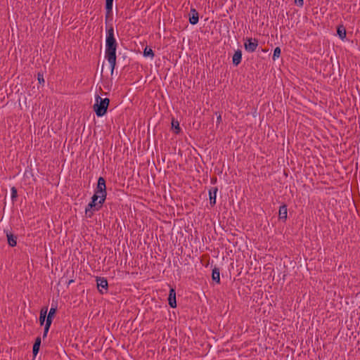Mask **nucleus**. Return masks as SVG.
Returning a JSON list of instances; mask_svg holds the SVG:
<instances>
[{
  "mask_svg": "<svg viewBox=\"0 0 360 360\" xmlns=\"http://www.w3.org/2000/svg\"><path fill=\"white\" fill-rule=\"evenodd\" d=\"M105 8V25L107 30L105 58L108 60V68L111 75H112V15L111 14L112 0H106Z\"/></svg>",
  "mask_w": 360,
  "mask_h": 360,
  "instance_id": "nucleus-1",
  "label": "nucleus"
},
{
  "mask_svg": "<svg viewBox=\"0 0 360 360\" xmlns=\"http://www.w3.org/2000/svg\"><path fill=\"white\" fill-rule=\"evenodd\" d=\"M109 103V98H102L98 95H96V103L94 105V110L98 117H102L106 113Z\"/></svg>",
  "mask_w": 360,
  "mask_h": 360,
  "instance_id": "nucleus-2",
  "label": "nucleus"
},
{
  "mask_svg": "<svg viewBox=\"0 0 360 360\" xmlns=\"http://www.w3.org/2000/svg\"><path fill=\"white\" fill-rule=\"evenodd\" d=\"M100 198L97 195H94L91 201L85 208V214L87 217H91L95 211H98L103 203L99 202Z\"/></svg>",
  "mask_w": 360,
  "mask_h": 360,
  "instance_id": "nucleus-3",
  "label": "nucleus"
},
{
  "mask_svg": "<svg viewBox=\"0 0 360 360\" xmlns=\"http://www.w3.org/2000/svg\"><path fill=\"white\" fill-rule=\"evenodd\" d=\"M94 195H97L100 198L99 202L103 203L106 198L105 180L103 177H99L98 179L97 187Z\"/></svg>",
  "mask_w": 360,
  "mask_h": 360,
  "instance_id": "nucleus-4",
  "label": "nucleus"
},
{
  "mask_svg": "<svg viewBox=\"0 0 360 360\" xmlns=\"http://www.w3.org/2000/svg\"><path fill=\"white\" fill-rule=\"evenodd\" d=\"M97 288L99 292L102 294L106 292L108 290V281L103 277L96 278Z\"/></svg>",
  "mask_w": 360,
  "mask_h": 360,
  "instance_id": "nucleus-5",
  "label": "nucleus"
},
{
  "mask_svg": "<svg viewBox=\"0 0 360 360\" xmlns=\"http://www.w3.org/2000/svg\"><path fill=\"white\" fill-rule=\"evenodd\" d=\"M257 46L258 42L255 39H248L244 44L245 49L248 52H254Z\"/></svg>",
  "mask_w": 360,
  "mask_h": 360,
  "instance_id": "nucleus-6",
  "label": "nucleus"
},
{
  "mask_svg": "<svg viewBox=\"0 0 360 360\" xmlns=\"http://www.w3.org/2000/svg\"><path fill=\"white\" fill-rule=\"evenodd\" d=\"M199 21L198 13L195 8H191L189 15V22L191 25H196Z\"/></svg>",
  "mask_w": 360,
  "mask_h": 360,
  "instance_id": "nucleus-7",
  "label": "nucleus"
},
{
  "mask_svg": "<svg viewBox=\"0 0 360 360\" xmlns=\"http://www.w3.org/2000/svg\"><path fill=\"white\" fill-rule=\"evenodd\" d=\"M168 302L172 308H175L176 307V292L174 288H171L169 290Z\"/></svg>",
  "mask_w": 360,
  "mask_h": 360,
  "instance_id": "nucleus-8",
  "label": "nucleus"
},
{
  "mask_svg": "<svg viewBox=\"0 0 360 360\" xmlns=\"http://www.w3.org/2000/svg\"><path fill=\"white\" fill-rule=\"evenodd\" d=\"M288 217V209L285 205H281L279 208L278 217L281 220L285 221Z\"/></svg>",
  "mask_w": 360,
  "mask_h": 360,
  "instance_id": "nucleus-9",
  "label": "nucleus"
},
{
  "mask_svg": "<svg viewBox=\"0 0 360 360\" xmlns=\"http://www.w3.org/2000/svg\"><path fill=\"white\" fill-rule=\"evenodd\" d=\"M41 342V337L39 336L36 338L35 342L33 345V347H32V354L34 357L37 355V354L39 351Z\"/></svg>",
  "mask_w": 360,
  "mask_h": 360,
  "instance_id": "nucleus-10",
  "label": "nucleus"
},
{
  "mask_svg": "<svg viewBox=\"0 0 360 360\" xmlns=\"http://www.w3.org/2000/svg\"><path fill=\"white\" fill-rule=\"evenodd\" d=\"M217 188H213L209 191L210 203L211 205L216 204Z\"/></svg>",
  "mask_w": 360,
  "mask_h": 360,
  "instance_id": "nucleus-11",
  "label": "nucleus"
},
{
  "mask_svg": "<svg viewBox=\"0 0 360 360\" xmlns=\"http://www.w3.org/2000/svg\"><path fill=\"white\" fill-rule=\"evenodd\" d=\"M242 60V52L240 50H237L235 51L233 58L232 61L233 65H238Z\"/></svg>",
  "mask_w": 360,
  "mask_h": 360,
  "instance_id": "nucleus-12",
  "label": "nucleus"
},
{
  "mask_svg": "<svg viewBox=\"0 0 360 360\" xmlns=\"http://www.w3.org/2000/svg\"><path fill=\"white\" fill-rule=\"evenodd\" d=\"M8 243L11 247H15L17 244V237L11 233L6 234Z\"/></svg>",
  "mask_w": 360,
  "mask_h": 360,
  "instance_id": "nucleus-13",
  "label": "nucleus"
},
{
  "mask_svg": "<svg viewBox=\"0 0 360 360\" xmlns=\"http://www.w3.org/2000/svg\"><path fill=\"white\" fill-rule=\"evenodd\" d=\"M56 310H57V307L53 306L52 304V306L49 311V314L47 315L46 320V321H49V322L52 323V319L56 312Z\"/></svg>",
  "mask_w": 360,
  "mask_h": 360,
  "instance_id": "nucleus-14",
  "label": "nucleus"
},
{
  "mask_svg": "<svg viewBox=\"0 0 360 360\" xmlns=\"http://www.w3.org/2000/svg\"><path fill=\"white\" fill-rule=\"evenodd\" d=\"M337 33H338V35L339 36V37L342 40H344L345 39L346 30L345 29V27L343 26H340L338 27Z\"/></svg>",
  "mask_w": 360,
  "mask_h": 360,
  "instance_id": "nucleus-15",
  "label": "nucleus"
},
{
  "mask_svg": "<svg viewBox=\"0 0 360 360\" xmlns=\"http://www.w3.org/2000/svg\"><path fill=\"white\" fill-rule=\"evenodd\" d=\"M212 280L216 281L217 283L220 282V273L217 269H214L212 274Z\"/></svg>",
  "mask_w": 360,
  "mask_h": 360,
  "instance_id": "nucleus-16",
  "label": "nucleus"
},
{
  "mask_svg": "<svg viewBox=\"0 0 360 360\" xmlns=\"http://www.w3.org/2000/svg\"><path fill=\"white\" fill-rule=\"evenodd\" d=\"M143 56L145 57H149L150 58H153V57H154L153 51L150 48L146 47L143 51Z\"/></svg>",
  "mask_w": 360,
  "mask_h": 360,
  "instance_id": "nucleus-17",
  "label": "nucleus"
},
{
  "mask_svg": "<svg viewBox=\"0 0 360 360\" xmlns=\"http://www.w3.org/2000/svg\"><path fill=\"white\" fill-rule=\"evenodd\" d=\"M281 49L279 47H276L274 51V54H273V60H276V59H278L280 56H281Z\"/></svg>",
  "mask_w": 360,
  "mask_h": 360,
  "instance_id": "nucleus-18",
  "label": "nucleus"
},
{
  "mask_svg": "<svg viewBox=\"0 0 360 360\" xmlns=\"http://www.w3.org/2000/svg\"><path fill=\"white\" fill-rule=\"evenodd\" d=\"M172 126L175 129V133L178 134L180 131L179 124L178 121L173 120L172 122Z\"/></svg>",
  "mask_w": 360,
  "mask_h": 360,
  "instance_id": "nucleus-19",
  "label": "nucleus"
},
{
  "mask_svg": "<svg viewBox=\"0 0 360 360\" xmlns=\"http://www.w3.org/2000/svg\"><path fill=\"white\" fill-rule=\"evenodd\" d=\"M17 189L15 187L11 188V199L12 200H15L17 198Z\"/></svg>",
  "mask_w": 360,
  "mask_h": 360,
  "instance_id": "nucleus-20",
  "label": "nucleus"
},
{
  "mask_svg": "<svg viewBox=\"0 0 360 360\" xmlns=\"http://www.w3.org/2000/svg\"><path fill=\"white\" fill-rule=\"evenodd\" d=\"M37 79H38L39 84H44V79L43 73L39 72L37 74Z\"/></svg>",
  "mask_w": 360,
  "mask_h": 360,
  "instance_id": "nucleus-21",
  "label": "nucleus"
},
{
  "mask_svg": "<svg viewBox=\"0 0 360 360\" xmlns=\"http://www.w3.org/2000/svg\"><path fill=\"white\" fill-rule=\"evenodd\" d=\"M47 311H48V308L47 307L41 308V309L40 311V315L39 316H46V317Z\"/></svg>",
  "mask_w": 360,
  "mask_h": 360,
  "instance_id": "nucleus-22",
  "label": "nucleus"
},
{
  "mask_svg": "<svg viewBox=\"0 0 360 360\" xmlns=\"http://www.w3.org/2000/svg\"><path fill=\"white\" fill-rule=\"evenodd\" d=\"M294 3L299 7H302L304 5V0H294Z\"/></svg>",
  "mask_w": 360,
  "mask_h": 360,
  "instance_id": "nucleus-23",
  "label": "nucleus"
},
{
  "mask_svg": "<svg viewBox=\"0 0 360 360\" xmlns=\"http://www.w3.org/2000/svg\"><path fill=\"white\" fill-rule=\"evenodd\" d=\"M51 325V322H49V321H46L44 331H46V333H48V332H49V328H50Z\"/></svg>",
  "mask_w": 360,
  "mask_h": 360,
  "instance_id": "nucleus-24",
  "label": "nucleus"
},
{
  "mask_svg": "<svg viewBox=\"0 0 360 360\" xmlns=\"http://www.w3.org/2000/svg\"><path fill=\"white\" fill-rule=\"evenodd\" d=\"M46 320V316H39V322L41 326L44 323Z\"/></svg>",
  "mask_w": 360,
  "mask_h": 360,
  "instance_id": "nucleus-25",
  "label": "nucleus"
},
{
  "mask_svg": "<svg viewBox=\"0 0 360 360\" xmlns=\"http://www.w3.org/2000/svg\"><path fill=\"white\" fill-rule=\"evenodd\" d=\"M217 124H219L221 122V115L220 113L217 114Z\"/></svg>",
  "mask_w": 360,
  "mask_h": 360,
  "instance_id": "nucleus-26",
  "label": "nucleus"
},
{
  "mask_svg": "<svg viewBox=\"0 0 360 360\" xmlns=\"http://www.w3.org/2000/svg\"><path fill=\"white\" fill-rule=\"evenodd\" d=\"M115 41H114V43ZM113 50H114V63L115 62V46H114V48H113Z\"/></svg>",
  "mask_w": 360,
  "mask_h": 360,
  "instance_id": "nucleus-27",
  "label": "nucleus"
},
{
  "mask_svg": "<svg viewBox=\"0 0 360 360\" xmlns=\"http://www.w3.org/2000/svg\"><path fill=\"white\" fill-rule=\"evenodd\" d=\"M47 334H48V333H46V331H44L43 338H45L47 336Z\"/></svg>",
  "mask_w": 360,
  "mask_h": 360,
  "instance_id": "nucleus-28",
  "label": "nucleus"
},
{
  "mask_svg": "<svg viewBox=\"0 0 360 360\" xmlns=\"http://www.w3.org/2000/svg\"><path fill=\"white\" fill-rule=\"evenodd\" d=\"M72 282H73V281H72V280H70V281H69V283H72Z\"/></svg>",
  "mask_w": 360,
  "mask_h": 360,
  "instance_id": "nucleus-29",
  "label": "nucleus"
}]
</instances>
